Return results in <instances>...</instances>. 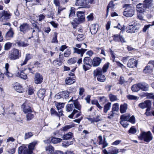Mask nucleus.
Instances as JSON below:
<instances>
[{
  "label": "nucleus",
  "instance_id": "nucleus-29",
  "mask_svg": "<svg viewBox=\"0 0 154 154\" xmlns=\"http://www.w3.org/2000/svg\"><path fill=\"white\" fill-rule=\"evenodd\" d=\"M75 82V79L71 77H68L65 80L66 84L67 85H71L73 84Z\"/></svg>",
  "mask_w": 154,
  "mask_h": 154
},
{
  "label": "nucleus",
  "instance_id": "nucleus-8",
  "mask_svg": "<svg viewBox=\"0 0 154 154\" xmlns=\"http://www.w3.org/2000/svg\"><path fill=\"white\" fill-rule=\"evenodd\" d=\"M29 73H33V71L31 68L29 67L21 71L20 74H18V75L20 78L24 79H27V74Z\"/></svg>",
  "mask_w": 154,
  "mask_h": 154
},
{
  "label": "nucleus",
  "instance_id": "nucleus-22",
  "mask_svg": "<svg viewBox=\"0 0 154 154\" xmlns=\"http://www.w3.org/2000/svg\"><path fill=\"white\" fill-rule=\"evenodd\" d=\"M153 137L150 131L145 132V142L148 143L153 139Z\"/></svg>",
  "mask_w": 154,
  "mask_h": 154
},
{
  "label": "nucleus",
  "instance_id": "nucleus-16",
  "mask_svg": "<svg viewBox=\"0 0 154 154\" xmlns=\"http://www.w3.org/2000/svg\"><path fill=\"white\" fill-rule=\"evenodd\" d=\"M43 79L42 76L40 74L37 73L35 75L34 81L35 84H41L42 82Z\"/></svg>",
  "mask_w": 154,
  "mask_h": 154
},
{
  "label": "nucleus",
  "instance_id": "nucleus-27",
  "mask_svg": "<svg viewBox=\"0 0 154 154\" xmlns=\"http://www.w3.org/2000/svg\"><path fill=\"white\" fill-rule=\"evenodd\" d=\"M32 57V55L30 54H27L26 55L24 61L23 62V63H22L20 65L21 66H23L26 64L27 61L29 60L30 59H31Z\"/></svg>",
  "mask_w": 154,
  "mask_h": 154
},
{
  "label": "nucleus",
  "instance_id": "nucleus-61",
  "mask_svg": "<svg viewBox=\"0 0 154 154\" xmlns=\"http://www.w3.org/2000/svg\"><path fill=\"white\" fill-rule=\"evenodd\" d=\"M34 117V115L31 113H28L26 115L27 120L28 121L31 120Z\"/></svg>",
  "mask_w": 154,
  "mask_h": 154
},
{
  "label": "nucleus",
  "instance_id": "nucleus-35",
  "mask_svg": "<svg viewBox=\"0 0 154 154\" xmlns=\"http://www.w3.org/2000/svg\"><path fill=\"white\" fill-rule=\"evenodd\" d=\"M17 44L19 47H25L28 46L29 44L22 41H18L17 42Z\"/></svg>",
  "mask_w": 154,
  "mask_h": 154
},
{
  "label": "nucleus",
  "instance_id": "nucleus-43",
  "mask_svg": "<svg viewBox=\"0 0 154 154\" xmlns=\"http://www.w3.org/2000/svg\"><path fill=\"white\" fill-rule=\"evenodd\" d=\"M145 97L146 99H154V94L152 93H145Z\"/></svg>",
  "mask_w": 154,
  "mask_h": 154
},
{
  "label": "nucleus",
  "instance_id": "nucleus-26",
  "mask_svg": "<svg viewBox=\"0 0 154 154\" xmlns=\"http://www.w3.org/2000/svg\"><path fill=\"white\" fill-rule=\"evenodd\" d=\"M128 108V104L126 103L121 104L120 107V111L121 113L125 112Z\"/></svg>",
  "mask_w": 154,
  "mask_h": 154
},
{
  "label": "nucleus",
  "instance_id": "nucleus-54",
  "mask_svg": "<svg viewBox=\"0 0 154 154\" xmlns=\"http://www.w3.org/2000/svg\"><path fill=\"white\" fill-rule=\"evenodd\" d=\"M57 34H58L57 32H54V36L51 42L52 43H55L58 42V40H57Z\"/></svg>",
  "mask_w": 154,
  "mask_h": 154
},
{
  "label": "nucleus",
  "instance_id": "nucleus-57",
  "mask_svg": "<svg viewBox=\"0 0 154 154\" xmlns=\"http://www.w3.org/2000/svg\"><path fill=\"white\" fill-rule=\"evenodd\" d=\"M137 18L141 20H144V13H137Z\"/></svg>",
  "mask_w": 154,
  "mask_h": 154
},
{
  "label": "nucleus",
  "instance_id": "nucleus-52",
  "mask_svg": "<svg viewBox=\"0 0 154 154\" xmlns=\"http://www.w3.org/2000/svg\"><path fill=\"white\" fill-rule=\"evenodd\" d=\"M119 29L121 30L120 33H123L125 31V26H124V25L123 26H121L119 23H118V25L114 27Z\"/></svg>",
  "mask_w": 154,
  "mask_h": 154
},
{
  "label": "nucleus",
  "instance_id": "nucleus-42",
  "mask_svg": "<svg viewBox=\"0 0 154 154\" xmlns=\"http://www.w3.org/2000/svg\"><path fill=\"white\" fill-rule=\"evenodd\" d=\"M115 6V5L113 4V2L111 1L108 4L106 10L107 14H108L109 12V9L110 8L111 9H112L114 8Z\"/></svg>",
  "mask_w": 154,
  "mask_h": 154
},
{
  "label": "nucleus",
  "instance_id": "nucleus-3",
  "mask_svg": "<svg viewBox=\"0 0 154 154\" xmlns=\"http://www.w3.org/2000/svg\"><path fill=\"white\" fill-rule=\"evenodd\" d=\"M21 52L19 50L14 48L10 52L9 54L10 60H15L19 59L21 56Z\"/></svg>",
  "mask_w": 154,
  "mask_h": 154
},
{
  "label": "nucleus",
  "instance_id": "nucleus-1",
  "mask_svg": "<svg viewBox=\"0 0 154 154\" xmlns=\"http://www.w3.org/2000/svg\"><path fill=\"white\" fill-rule=\"evenodd\" d=\"M85 12L82 11H78L76 13V15L77 18H75L74 22H71V24L73 26V28H75L77 26V24H78L84 22L85 20Z\"/></svg>",
  "mask_w": 154,
  "mask_h": 154
},
{
  "label": "nucleus",
  "instance_id": "nucleus-30",
  "mask_svg": "<svg viewBox=\"0 0 154 154\" xmlns=\"http://www.w3.org/2000/svg\"><path fill=\"white\" fill-rule=\"evenodd\" d=\"M75 127L74 124H72L70 125H68L65 126L64 127H62L60 129V130L61 131H67L68 129Z\"/></svg>",
  "mask_w": 154,
  "mask_h": 154
},
{
  "label": "nucleus",
  "instance_id": "nucleus-40",
  "mask_svg": "<svg viewBox=\"0 0 154 154\" xmlns=\"http://www.w3.org/2000/svg\"><path fill=\"white\" fill-rule=\"evenodd\" d=\"M119 104L116 103L113 104L111 112H117L119 110Z\"/></svg>",
  "mask_w": 154,
  "mask_h": 154
},
{
  "label": "nucleus",
  "instance_id": "nucleus-6",
  "mask_svg": "<svg viewBox=\"0 0 154 154\" xmlns=\"http://www.w3.org/2000/svg\"><path fill=\"white\" fill-rule=\"evenodd\" d=\"M11 14L9 11L3 10L0 12V21H5L9 19Z\"/></svg>",
  "mask_w": 154,
  "mask_h": 154
},
{
  "label": "nucleus",
  "instance_id": "nucleus-51",
  "mask_svg": "<svg viewBox=\"0 0 154 154\" xmlns=\"http://www.w3.org/2000/svg\"><path fill=\"white\" fill-rule=\"evenodd\" d=\"M127 98L130 100H136L138 99L137 97L132 95L129 94L127 96Z\"/></svg>",
  "mask_w": 154,
  "mask_h": 154
},
{
  "label": "nucleus",
  "instance_id": "nucleus-64",
  "mask_svg": "<svg viewBox=\"0 0 154 154\" xmlns=\"http://www.w3.org/2000/svg\"><path fill=\"white\" fill-rule=\"evenodd\" d=\"M84 36V35L83 34H79L76 38L77 40L79 41L83 40V39L82 38Z\"/></svg>",
  "mask_w": 154,
  "mask_h": 154
},
{
  "label": "nucleus",
  "instance_id": "nucleus-12",
  "mask_svg": "<svg viewBox=\"0 0 154 154\" xmlns=\"http://www.w3.org/2000/svg\"><path fill=\"white\" fill-rule=\"evenodd\" d=\"M121 33L118 34H115L113 35V39L114 41L116 42H119L122 43H125L126 42L124 38L122 35H121Z\"/></svg>",
  "mask_w": 154,
  "mask_h": 154
},
{
  "label": "nucleus",
  "instance_id": "nucleus-2",
  "mask_svg": "<svg viewBox=\"0 0 154 154\" xmlns=\"http://www.w3.org/2000/svg\"><path fill=\"white\" fill-rule=\"evenodd\" d=\"M96 0H76L75 5L81 8H89L90 7V4H94Z\"/></svg>",
  "mask_w": 154,
  "mask_h": 154
},
{
  "label": "nucleus",
  "instance_id": "nucleus-63",
  "mask_svg": "<svg viewBox=\"0 0 154 154\" xmlns=\"http://www.w3.org/2000/svg\"><path fill=\"white\" fill-rule=\"evenodd\" d=\"M135 118L134 116H132L131 117H130V118L128 121V122H129L132 124H134L135 123Z\"/></svg>",
  "mask_w": 154,
  "mask_h": 154
},
{
  "label": "nucleus",
  "instance_id": "nucleus-47",
  "mask_svg": "<svg viewBox=\"0 0 154 154\" xmlns=\"http://www.w3.org/2000/svg\"><path fill=\"white\" fill-rule=\"evenodd\" d=\"M90 30L92 34H95L97 31L95 25H92L91 27H90Z\"/></svg>",
  "mask_w": 154,
  "mask_h": 154
},
{
  "label": "nucleus",
  "instance_id": "nucleus-18",
  "mask_svg": "<svg viewBox=\"0 0 154 154\" xmlns=\"http://www.w3.org/2000/svg\"><path fill=\"white\" fill-rule=\"evenodd\" d=\"M102 59L99 57H97L94 58L92 60V65L94 67H97L99 66L101 63Z\"/></svg>",
  "mask_w": 154,
  "mask_h": 154
},
{
  "label": "nucleus",
  "instance_id": "nucleus-55",
  "mask_svg": "<svg viewBox=\"0 0 154 154\" xmlns=\"http://www.w3.org/2000/svg\"><path fill=\"white\" fill-rule=\"evenodd\" d=\"M12 43L10 42H7L5 45V50H9L12 46Z\"/></svg>",
  "mask_w": 154,
  "mask_h": 154
},
{
  "label": "nucleus",
  "instance_id": "nucleus-56",
  "mask_svg": "<svg viewBox=\"0 0 154 154\" xmlns=\"http://www.w3.org/2000/svg\"><path fill=\"white\" fill-rule=\"evenodd\" d=\"M76 58H73L69 59L68 60V63L69 64H72L76 63Z\"/></svg>",
  "mask_w": 154,
  "mask_h": 154
},
{
  "label": "nucleus",
  "instance_id": "nucleus-11",
  "mask_svg": "<svg viewBox=\"0 0 154 154\" xmlns=\"http://www.w3.org/2000/svg\"><path fill=\"white\" fill-rule=\"evenodd\" d=\"M69 96V93L67 91H63L62 92L58 93L56 95V97L57 99H59L63 98L66 99Z\"/></svg>",
  "mask_w": 154,
  "mask_h": 154
},
{
  "label": "nucleus",
  "instance_id": "nucleus-7",
  "mask_svg": "<svg viewBox=\"0 0 154 154\" xmlns=\"http://www.w3.org/2000/svg\"><path fill=\"white\" fill-rule=\"evenodd\" d=\"M21 108L23 112L25 113L32 112L33 108L31 105L28 103V101H25L22 105Z\"/></svg>",
  "mask_w": 154,
  "mask_h": 154
},
{
  "label": "nucleus",
  "instance_id": "nucleus-28",
  "mask_svg": "<svg viewBox=\"0 0 154 154\" xmlns=\"http://www.w3.org/2000/svg\"><path fill=\"white\" fill-rule=\"evenodd\" d=\"M153 0H145V8H151L153 6Z\"/></svg>",
  "mask_w": 154,
  "mask_h": 154
},
{
  "label": "nucleus",
  "instance_id": "nucleus-49",
  "mask_svg": "<svg viewBox=\"0 0 154 154\" xmlns=\"http://www.w3.org/2000/svg\"><path fill=\"white\" fill-rule=\"evenodd\" d=\"M54 148L51 146H47L46 148V150L48 153H51L54 151Z\"/></svg>",
  "mask_w": 154,
  "mask_h": 154
},
{
  "label": "nucleus",
  "instance_id": "nucleus-15",
  "mask_svg": "<svg viewBox=\"0 0 154 154\" xmlns=\"http://www.w3.org/2000/svg\"><path fill=\"white\" fill-rule=\"evenodd\" d=\"M137 61L133 58L129 59L127 64V66L130 68L136 67L137 64Z\"/></svg>",
  "mask_w": 154,
  "mask_h": 154
},
{
  "label": "nucleus",
  "instance_id": "nucleus-31",
  "mask_svg": "<svg viewBox=\"0 0 154 154\" xmlns=\"http://www.w3.org/2000/svg\"><path fill=\"white\" fill-rule=\"evenodd\" d=\"M73 134L71 132L64 134L63 136V138L64 140H68L72 139L73 137Z\"/></svg>",
  "mask_w": 154,
  "mask_h": 154
},
{
  "label": "nucleus",
  "instance_id": "nucleus-58",
  "mask_svg": "<svg viewBox=\"0 0 154 154\" xmlns=\"http://www.w3.org/2000/svg\"><path fill=\"white\" fill-rule=\"evenodd\" d=\"M139 90H141L142 91H144V83H140L137 84Z\"/></svg>",
  "mask_w": 154,
  "mask_h": 154
},
{
  "label": "nucleus",
  "instance_id": "nucleus-23",
  "mask_svg": "<svg viewBox=\"0 0 154 154\" xmlns=\"http://www.w3.org/2000/svg\"><path fill=\"white\" fill-rule=\"evenodd\" d=\"M136 10L137 13H144V4L140 3L136 5Z\"/></svg>",
  "mask_w": 154,
  "mask_h": 154
},
{
  "label": "nucleus",
  "instance_id": "nucleus-53",
  "mask_svg": "<svg viewBox=\"0 0 154 154\" xmlns=\"http://www.w3.org/2000/svg\"><path fill=\"white\" fill-rule=\"evenodd\" d=\"M120 123L124 128L127 127L129 125L128 122L122 120L120 121Z\"/></svg>",
  "mask_w": 154,
  "mask_h": 154
},
{
  "label": "nucleus",
  "instance_id": "nucleus-14",
  "mask_svg": "<svg viewBox=\"0 0 154 154\" xmlns=\"http://www.w3.org/2000/svg\"><path fill=\"white\" fill-rule=\"evenodd\" d=\"M109 63L108 62L106 63L103 66L102 68H98L95 70L97 72V74H99L101 72L104 73L106 72L109 67Z\"/></svg>",
  "mask_w": 154,
  "mask_h": 154
},
{
  "label": "nucleus",
  "instance_id": "nucleus-59",
  "mask_svg": "<svg viewBox=\"0 0 154 154\" xmlns=\"http://www.w3.org/2000/svg\"><path fill=\"white\" fill-rule=\"evenodd\" d=\"M50 112L52 115H54L56 116L58 115V112L53 108H51V109Z\"/></svg>",
  "mask_w": 154,
  "mask_h": 154
},
{
  "label": "nucleus",
  "instance_id": "nucleus-13",
  "mask_svg": "<svg viewBox=\"0 0 154 154\" xmlns=\"http://www.w3.org/2000/svg\"><path fill=\"white\" fill-rule=\"evenodd\" d=\"M151 105V101L150 100H145V108H147L146 109V112L145 113V114L146 116L150 115L152 114L151 113L149 112V111L150 110Z\"/></svg>",
  "mask_w": 154,
  "mask_h": 154
},
{
  "label": "nucleus",
  "instance_id": "nucleus-34",
  "mask_svg": "<svg viewBox=\"0 0 154 154\" xmlns=\"http://www.w3.org/2000/svg\"><path fill=\"white\" fill-rule=\"evenodd\" d=\"M53 64L54 66H58L62 65V62L60 59L57 58L53 61Z\"/></svg>",
  "mask_w": 154,
  "mask_h": 154
},
{
  "label": "nucleus",
  "instance_id": "nucleus-44",
  "mask_svg": "<svg viewBox=\"0 0 154 154\" xmlns=\"http://www.w3.org/2000/svg\"><path fill=\"white\" fill-rule=\"evenodd\" d=\"M74 108V104H68L66 106V111L68 112L72 111Z\"/></svg>",
  "mask_w": 154,
  "mask_h": 154
},
{
  "label": "nucleus",
  "instance_id": "nucleus-33",
  "mask_svg": "<svg viewBox=\"0 0 154 154\" xmlns=\"http://www.w3.org/2000/svg\"><path fill=\"white\" fill-rule=\"evenodd\" d=\"M154 66V60H150L149 61L147 66L145 67V70H151L152 67Z\"/></svg>",
  "mask_w": 154,
  "mask_h": 154
},
{
  "label": "nucleus",
  "instance_id": "nucleus-45",
  "mask_svg": "<svg viewBox=\"0 0 154 154\" xmlns=\"http://www.w3.org/2000/svg\"><path fill=\"white\" fill-rule=\"evenodd\" d=\"M137 130L134 126H132L128 131V133L129 134H134L137 132Z\"/></svg>",
  "mask_w": 154,
  "mask_h": 154
},
{
  "label": "nucleus",
  "instance_id": "nucleus-24",
  "mask_svg": "<svg viewBox=\"0 0 154 154\" xmlns=\"http://www.w3.org/2000/svg\"><path fill=\"white\" fill-rule=\"evenodd\" d=\"M46 90L44 89H41L37 93V95L38 98L43 100L45 96Z\"/></svg>",
  "mask_w": 154,
  "mask_h": 154
},
{
  "label": "nucleus",
  "instance_id": "nucleus-60",
  "mask_svg": "<svg viewBox=\"0 0 154 154\" xmlns=\"http://www.w3.org/2000/svg\"><path fill=\"white\" fill-rule=\"evenodd\" d=\"M71 54V50L69 49H67L64 53V56L65 57H69Z\"/></svg>",
  "mask_w": 154,
  "mask_h": 154
},
{
  "label": "nucleus",
  "instance_id": "nucleus-41",
  "mask_svg": "<svg viewBox=\"0 0 154 154\" xmlns=\"http://www.w3.org/2000/svg\"><path fill=\"white\" fill-rule=\"evenodd\" d=\"M130 117V114L122 115L121 116L120 119L121 120L128 122Z\"/></svg>",
  "mask_w": 154,
  "mask_h": 154
},
{
  "label": "nucleus",
  "instance_id": "nucleus-46",
  "mask_svg": "<svg viewBox=\"0 0 154 154\" xmlns=\"http://www.w3.org/2000/svg\"><path fill=\"white\" fill-rule=\"evenodd\" d=\"M109 96L110 100L111 102H113L117 100L116 96L113 95L112 94H109Z\"/></svg>",
  "mask_w": 154,
  "mask_h": 154
},
{
  "label": "nucleus",
  "instance_id": "nucleus-10",
  "mask_svg": "<svg viewBox=\"0 0 154 154\" xmlns=\"http://www.w3.org/2000/svg\"><path fill=\"white\" fill-rule=\"evenodd\" d=\"M136 24L135 23L133 24L132 23L129 24V26L128 28L127 32L128 33H133L137 32V30L139 28L136 26Z\"/></svg>",
  "mask_w": 154,
  "mask_h": 154
},
{
  "label": "nucleus",
  "instance_id": "nucleus-62",
  "mask_svg": "<svg viewBox=\"0 0 154 154\" xmlns=\"http://www.w3.org/2000/svg\"><path fill=\"white\" fill-rule=\"evenodd\" d=\"M33 135L32 133L31 132H29L27 133H26L25 134L24 136V138L25 139L29 138Z\"/></svg>",
  "mask_w": 154,
  "mask_h": 154
},
{
  "label": "nucleus",
  "instance_id": "nucleus-32",
  "mask_svg": "<svg viewBox=\"0 0 154 154\" xmlns=\"http://www.w3.org/2000/svg\"><path fill=\"white\" fill-rule=\"evenodd\" d=\"M111 103L110 102H108L103 107V112L105 113H107L108 110L110 109Z\"/></svg>",
  "mask_w": 154,
  "mask_h": 154
},
{
  "label": "nucleus",
  "instance_id": "nucleus-38",
  "mask_svg": "<svg viewBox=\"0 0 154 154\" xmlns=\"http://www.w3.org/2000/svg\"><path fill=\"white\" fill-rule=\"evenodd\" d=\"M75 8L74 7H71L69 11L70 13L69 15V18H70L71 17H73L75 16Z\"/></svg>",
  "mask_w": 154,
  "mask_h": 154
},
{
  "label": "nucleus",
  "instance_id": "nucleus-5",
  "mask_svg": "<svg viewBox=\"0 0 154 154\" xmlns=\"http://www.w3.org/2000/svg\"><path fill=\"white\" fill-rule=\"evenodd\" d=\"M92 60L90 57H86L84 58L82 67L85 71H86L91 68V65L90 63H92Z\"/></svg>",
  "mask_w": 154,
  "mask_h": 154
},
{
  "label": "nucleus",
  "instance_id": "nucleus-4",
  "mask_svg": "<svg viewBox=\"0 0 154 154\" xmlns=\"http://www.w3.org/2000/svg\"><path fill=\"white\" fill-rule=\"evenodd\" d=\"M124 7L125 8L123 12L124 15L127 17H131L134 15V11L133 7L131 6V5L125 4Z\"/></svg>",
  "mask_w": 154,
  "mask_h": 154
},
{
  "label": "nucleus",
  "instance_id": "nucleus-20",
  "mask_svg": "<svg viewBox=\"0 0 154 154\" xmlns=\"http://www.w3.org/2000/svg\"><path fill=\"white\" fill-rule=\"evenodd\" d=\"M82 115L81 112H79L78 110L74 109L72 113L68 116V117L70 119L73 118V116L75 115V117L73 119L78 118Z\"/></svg>",
  "mask_w": 154,
  "mask_h": 154
},
{
  "label": "nucleus",
  "instance_id": "nucleus-25",
  "mask_svg": "<svg viewBox=\"0 0 154 154\" xmlns=\"http://www.w3.org/2000/svg\"><path fill=\"white\" fill-rule=\"evenodd\" d=\"M14 34V32L12 28L11 27L8 31L5 34V37L7 39H9L10 38H12L13 37Z\"/></svg>",
  "mask_w": 154,
  "mask_h": 154
},
{
  "label": "nucleus",
  "instance_id": "nucleus-50",
  "mask_svg": "<svg viewBox=\"0 0 154 154\" xmlns=\"http://www.w3.org/2000/svg\"><path fill=\"white\" fill-rule=\"evenodd\" d=\"M131 89L133 92H137L139 90L137 84L133 85L131 87Z\"/></svg>",
  "mask_w": 154,
  "mask_h": 154
},
{
  "label": "nucleus",
  "instance_id": "nucleus-39",
  "mask_svg": "<svg viewBox=\"0 0 154 154\" xmlns=\"http://www.w3.org/2000/svg\"><path fill=\"white\" fill-rule=\"evenodd\" d=\"M73 104H74V106L76 109L79 110H81V105L77 100H74Z\"/></svg>",
  "mask_w": 154,
  "mask_h": 154
},
{
  "label": "nucleus",
  "instance_id": "nucleus-9",
  "mask_svg": "<svg viewBox=\"0 0 154 154\" xmlns=\"http://www.w3.org/2000/svg\"><path fill=\"white\" fill-rule=\"evenodd\" d=\"M19 28L20 32L24 34L26 33L30 29L29 25L27 23H23L21 24Z\"/></svg>",
  "mask_w": 154,
  "mask_h": 154
},
{
  "label": "nucleus",
  "instance_id": "nucleus-17",
  "mask_svg": "<svg viewBox=\"0 0 154 154\" xmlns=\"http://www.w3.org/2000/svg\"><path fill=\"white\" fill-rule=\"evenodd\" d=\"M94 73L95 76H97V80L100 82H103L106 80V77L104 75L102 74L103 73L101 72L99 74H97V72L96 70H94Z\"/></svg>",
  "mask_w": 154,
  "mask_h": 154
},
{
  "label": "nucleus",
  "instance_id": "nucleus-37",
  "mask_svg": "<svg viewBox=\"0 0 154 154\" xmlns=\"http://www.w3.org/2000/svg\"><path fill=\"white\" fill-rule=\"evenodd\" d=\"M62 141V139L60 138H56L55 137H52L51 139V142L52 143L56 144L59 143Z\"/></svg>",
  "mask_w": 154,
  "mask_h": 154
},
{
  "label": "nucleus",
  "instance_id": "nucleus-36",
  "mask_svg": "<svg viewBox=\"0 0 154 154\" xmlns=\"http://www.w3.org/2000/svg\"><path fill=\"white\" fill-rule=\"evenodd\" d=\"M109 149L111 154H117L119 152L118 149L114 147L111 146L109 148Z\"/></svg>",
  "mask_w": 154,
  "mask_h": 154
},
{
  "label": "nucleus",
  "instance_id": "nucleus-21",
  "mask_svg": "<svg viewBox=\"0 0 154 154\" xmlns=\"http://www.w3.org/2000/svg\"><path fill=\"white\" fill-rule=\"evenodd\" d=\"M74 53H76L80 54L81 57H82L85 52L87 50V49L82 48L79 49L73 47Z\"/></svg>",
  "mask_w": 154,
  "mask_h": 154
},
{
  "label": "nucleus",
  "instance_id": "nucleus-48",
  "mask_svg": "<svg viewBox=\"0 0 154 154\" xmlns=\"http://www.w3.org/2000/svg\"><path fill=\"white\" fill-rule=\"evenodd\" d=\"M73 143V141H66L62 143V146L65 147H67L69 145L72 144Z\"/></svg>",
  "mask_w": 154,
  "mask_h": 154
},
{
  "label": "nucleus",
  "instance_id": "nucleus-19",
  "mask_svg": "<svg viewBox=\"0 0 154 154\" xmlns=\"http://www.w3.org/2000/svg\"><path fill=\"white\" fill-rule=\"evenodd\" d=\"M13 87L14 89L17 92L23 93L24 92V89L18 83H14L13 84Z\"/></svg>",
  "mask_w": 154,
  "mask_h": 154
}]
</instances>
